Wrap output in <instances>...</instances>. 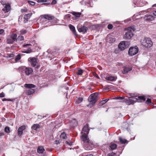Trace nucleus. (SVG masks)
<instances>
[{
  "instance_id": "39",
  "label": "nucleus",
  "mask_w": 156,
  "mask_h": 156,
  "mask_svg": "<svg viewBox=\"0 0 156 156\" xmlns=\"http://www.w3.org/2000/svg\"><path fill=\"white\" fill-rule=\"evenodd\" d=\"M138 98L144 101L146 100V98L144 96H139L138 97Z\"/></svg>"
},
{
  "instance_id": "19",
  "label": "nucleus",
  "mask_w": 156,
  "mask_h": 156,
  "mask_svg": "<svg viewBox=\"0 0 156 156\" xmlns=\"http://www.w3.org/2000/svg\"><path fill=\"white\" fill-rule=\"evenodd\" d=\"M131 70V68L130 67H125L122 71V73L124 74H126Z\"/></svg>"
},
{
  "instance_id": "18",
  "label": "nucleus",
  "mask_w": 156,
  "mask_h": 156,
  "mask_svg": "<svg viewBox=\"0 0 156 156\" xmlns=\"http://www.w3.org/2000/svg\"><path fill=\"white\" fill-rule=\"evenodd\" d=\"M132 100L131 98V97L128 98H126L123 101V102H125L127 105H129L131 104H133V103L132 101H130Z\"/></svg>"
},
{
  "instance_id": "54",
  "label": "nucleus",
  "mask_w": 156,
  "mask_h": 156,
  "mask_svg": "<svg viewBox=\"0 0 156 156\" xmlns=\"http://www.w3.org/2000/svg\"><path fill=\"white\" fill-rule=\"evenodd\" d=\"M115 99H119V97H116Z\"/></svg>"
},
{
  "instance_id": "20",
  "label": "nucleus",
  "mask_w": 156,
  "mask_h": 156,
  "mask_svg": "<svg viewBox=\"0 0 156 156\" xmlns=\"http://www.w3.org/2000/svg\"><path fill=\"white\" fill-rule=\"evenodd\" d=\"M10 9V5L9 4L5 5L4 8L2 9V10L5 13L8 12Z\"/></svg>"
},
{
  "instance_id": "10",
  "label": "nucleus",
  "mask_w": 156,
  "mask_h": 156,
  "mask_svg": "<svg viewBox=\"0 0 156 156\" xmlns=\"http://www.w3.org/2000/svg\"><path fill=\"white\" fill-rule=\"evenodd\" d=\"M89 129L88 125L86 124L83 128L81 131V135H88L89 133Z\"/></svg>"
},
{
  "instance_id": "28",
  "label": "nucleus",
  "mask_w": 156,
  "mask_h": 156,
  "mask_svg": "<svg viewBox=\"0 0 156 156\" xmlns=\"http://www.w3.org/2000/svg\"><path fill=\"white\" fill-rule=\"evenodd\" d=\"M69 28L73 32L74 34L76 33V30L75 29V27L72 25L70 24L69 25Z\"/></svg>"
},
{
  "instance_id": "1",
  "label": "nucleus",
  "mask_w": 156,
  "mask_h": 156,
  "mask_svg": "<svg viewBox=\"0 0 156 156\" xmlns=\"http://www.w3.org/2000/svg\"><path fill=\"white\" fill-rule=\"evenodd\" d=\"M17 35L15 33L9 35L6 39V42L8 44H12L15 41H16L17 39Z\"/></svg>"
},
{
  "instance_id": "56",
  "label": "nucleus",
  "mask_w": 156,
  "mask_h": 156,
  "mask_svg": "<svg viewBox=\"0 0 156 156\" xmlns=\"http://www.w3.org/2000/svg\"><path fill=\"white\" fill-rule=\"evenodd\" d=\"M96 77L97 78H99V76H98V75H97V76H96Z\"/></svg>"
},
{
  "instance_id": "51",
  "label": "nucleus",
  "mask_w": 156,
  "mask_h": 156,
  "mask_svg": "<svg viewBox=\"0 0 156 156\" xmlns=\"http://www.w3.org/2000/svg\"><path fill=\"white\" fill-rule=\"evenodd\" d=\"M153 14L156 16V10L153 12Z\"/></svg>"
},
{
  "instance_id": "49",
  "label": "nucleus",
  "mask_w": 156,
  "mask_h": 156,
  "mask_svg": "<svg viewBox=\"0 0 156 156\" xmlns=\"http://www.w3.org/2000/svg\"><path fill=\"white\" fill-rule=\"evenodd\" d=\"M4 31L3 29H0V34H2L4 33Z\"/></svg>"
},
{
  "instance_id": "29",
  "label": "nucleus",
  "mask_w": 156,
  "mask_h": 156,
  "mask_svg": "<svg viewBox=\"0 0 156 156\" xmlns=\"http://www.w3.org/2000/svg\"><path fill=\"white\" fill-rule=\"evenodd\" d=\"M60 137L61 139H65L67 138V136H66V134L64 132H63L61 133L60 136Z\"/></svg>"
},
{
  "instance_id": "9",
  "label": "nucleus",
  "mask_w": 156,
  "mask_h": 156,
  "mask_svg": "<svg viewBox=\"0 0 156 156\" xmlns=\"http://www.w3.org/2000/svg\"><path fill=\"white\" fill-rule=\"evenodd\" d=\"M129 43L125 41H121L119 44L118 47L121 50H123L129 46Z\"/></svg>"
},
{
  "instance_id": "30",
  "label": "nucleus",
  "mask_w": 156,
  "mask_h": 156,
  "mask_svg": "<svg viewBox=\"0 0 156 156\" xmlns=\"http://www.w3.org/2000/svg\"><path fill=\"white\" fill-rule=\"evenodd\" d=\"M73 15L75 16L76 17H80V15H81V13L79 12H73Z\"/></svg>"
},
{
  "instance_id": "11",
  "label": "nucleus",
  "mask_w": 156,
  "mask_h": 156,
  "mask_svg": "<svg viewBox=\"0 0 156 156\" xmlns=\"http://www.w3.org/2000/svg\"><path fill=\"white\" fill-rule=\"evenodd\" d=\"M94 147V144L91 141H90L89 142L85 144L84 148L85 150H89L92 149Z\"/></svg>"
},
{
  "instance_id": "32",
  "label": "nucleus",
  "mask_w": 156,
  "mask_h": 156,
  "mask_svg": "<svg viewBox=\"0 0 156 156\" xmlns=\"http://www.w3.org/2000/svg\"><path fill=\"white\" fill-rule=\"evenodd\" d=\"M21 55L20 54H19L15 58V61L17 62L18 61L21 59Z\"/></svg>"
},
{
  "instance_id": "3",
  "label": "nucleus",
  "mask_w": 156,
  "mask_h": 156,
  "mask_svg": "<svg viewBox=\"0 0 156 156\" xmlns=\"http://www.w3.org/2000/svg\"><path fill=\"white\" fill-rule=\"evenodd\" d=\"M141 42L142 45L146 48H150L153 45V43L149 38H144L141 40Z\"/></svg>"
},
{
  "instance_id": "44",
  "label": "nucleus",
  "mask_w": 156,
  "mask_h": 156,
  "mask_svg": "<svg viewBox=\"0 0 156 156\" xmlns=\"http://www.w3.org/2000/svg\"><path fill=\"white\" fill-rule=\"evenodd\" d=\"M113 27V26L112 24H109L108 26V28L109 29H111Z\"/></svg>"
},
{
  "instance_id": "16",
  "label": "nucleus",
  "mask_w": 156,
  "mask_h": 156,
  "mask_svg": "<svg viewBox=\"0 0 156 156\" xmlns=\"http://www.w3.org/2000/svg\"><path fill=\"white\" fill-rule=\"evenodd\" d=\"M144 19L146 21H150L154 20V17L152 15H145L144 17Z\"/></svg>"
},
{
  "instance_id": "57",
  "label": "nucleus",
  "mask_w": 156,
  "mask_h": 156,
  "mask_svg": "<svg viewBox=\"0 0 156 156\" xmlns=\"http://www.w3.org/2000/svg\"><path fill=\"white\" fill-rule=\"evenodd\" d=\"M155 91L156 92V87L155 88Z\"/></svg>"
},
{
  "instance_id": "45",
  "label": "nucleus",
  "mask_w": 156,
  "mask_h": 156,
  "mask_svg": "<svg viewBox=\"0 0 156 156\" xmlns=\"http://www.w3.org/2000/svg\"><path fill=\"white\" fill-rule=\"evenodd\" d=\"M47 2V0H38L37 2L38 3L45 2Z\"/></svg>"
},
{
  "instance_id": "53",
  "label": "nucleus",
  "mask_w": 156,
  "mask_h": 156,
  "mask_svg": "<svg viewBox=\"0 0 156 156\" xmlns=\"http://www.w3.org/2000/svg\"><path fill=\"white\" fill-rule=\"evenodd\" d=\"M4 133H0V135L1 136H3L4 135Z\"/></svg>"
},
{
  "instance_id": "14",
  "label": "nucleus",
  "mask_w": 156,
  "mask_h": 156,
  "mask_svg": "<svg viewBox=\"0 0 156 156\" xmlns=\"http://www.w3.org/2000/svg\"><path fill=\"white\" fill-rule=\"evenodd\" d=\"M87 135H81V139L85 144L89 142L90 141Z\"/></svg>"
},
{
  "instance_id": "41",
  "label": "nucleus",
  "mask_w": 156,
  "mask_h": 156,
  "mask_svg": "<svg viewBox=\"0 0 156 156\" xmlns=\"http://www.w3.org/2000/svg\"><path fill=\"white\" fill-rule=\"evenodd\" d=\"M28 3L29 4L31 5H35V2L32 1H28Z\"/></svg>"
},
{
  "instance_id": "23",
  "label": "nucleus",
  "mask_w": 156,
  "mask_h": 156,
  "mask_svg": "<svg viewBox=\"0 0 156 156\" xmlns=\"http://www.w3.org/2000/svg\"><path fill=\"white\" fill-rule=\"evenodd\" d=\"M117 79V78L116 76H107L106 78V79L107 80L110 81H115Z\"/></svg>"
},
{
  "instance_id": "17",
  "label": "nucleus",
  "mask_w": 156,
  "mask_h": 156,
  "mask_svg": "<svg viewBox=\"0 0 156 156\" xmlns=\"http://www.w3.org/2000/svg\"><path fill=\"white\" fill-rule=\"evenodd\" d=\"M77 28L79 32H82L84 33L87 32L88 30V28L84 26H83L80 28H78L77 27Z\"/></svg>"
},
{
  "instance_id": "37",
  "label": "nucleus",
  "mask_w": 156,
  "mask_h": 156,
  "mask_svg": "<svg viewBox=\"0 0 156 156\" xmlns=\"http://www.w3.org/2000/svg\"><path fill=\"white\" fill-rule=\"evenodd\" d=\"M116 154L113 152L109 153L107 154V156H115Z\"/></svg>"
},
{
  "instance_id": "27",
  "label": "nucleus",
  "mask_w": 156,
  "mask_h": 156,
  "mask_svg": "<svg viewBox=\"0 0 156 156\" xmlns=\"http://www.w3.org/2000/svg\"><path fill=\"white\" fill-rule=\"evenodd\" d=\"M24 37L23 36L20 35L18 37H17V39H16V41H23L24 40Z\"/></svg>"
},
{
  "instance_id": "42",
  "label": "nucleus",
  "mask_w": 156,
  "mask_h": 156,
  "mask_svg": "<svg viewBox=\"0 0 156 156\" xmlns=\"http://www.w3.org/2000/svg\"><path fill=\"white\" fill-rule=\"evenodd\" d=\"M115 39L114 38H110L109 40V42L110 43L114 42L115 41Z\"/></svg>"
},
{
  "instance_id": "13",
  "label": "nucleus",
  "mask_w": 156,
  "mask_h": 156,
  "mask_svg": "<svg viewBox=\"0 0 156 156\" xmlns=\"http://www.w3.org/2000/svg\"><path fill=\"white\" fill-rule=\"evenodd\" d=\"M54 18V16L50 15H45L41 19V21H43L45 20H50L53 19Z\"/></svg>"
},
{
  "instance_id": "55",
  "label": "nucleus",
  "mask_w": 156,
  "mask_h": 156,
  "mask_svg": "<svg viewBox=\"0 0 156 156\" xmlns=\"http://www.w3.org/2000/svg\"><path fill=\"white\" fill-rule=\"evenodd\" d=\"M77 124V122H76V123H75V126H76Z\"/></svg>"
},
{
  "instance_id": "38",
  "label": "nucleus",
  "mask_w": 156,
  "mask_h": 156,
  "mask_svg": "<svg viewBox=\"0 0 156 156\" xmlns=\"http://www.w3.org/2000/svg\"><path fill=\"white\" fill-rule=\"evenodd\" d=\"M20 33L21 34H23L27 33V31L25 30H22L20 31Z\"/></svg>"
},
{
  "instance_id": "50",
  "label": "nucleus",
  "mask_w": 156,
  "mask_h": 156,
  "mask_svg": "<svg viewBox=\"0 0 156 156\" xmlns=\"http://www.w3.org/2000/svg\"><path fill=\"white\" fill-rule=\"evenodd\" d=\"M55 144H59V142L57 140H56L55 141Z\"/></svg>"
},
{
  "instance_id": "48",
  "label": "nucleus",
  "mask_w": 156,
  "mask_h": 156,
  "mask_svg": "<svg viewBox=\"0 0 156 156\" xmlns=\"http://www.w3.org/2000/svg\"><path fill=\"white\" fill-rule=\"evenodd\" d=\"M119 99L120 100H123V102L124 100L125 99H126V98H125L124 97H119Z\"/></svg>"
},
{
  "instance_id": "34",
  "label": "nucleus",
  "mask_w": 156,
  "mask_h": 156,
  "mask_svg": "<svg viewBox=\"0 0 156 156\" xmlns=\"http://www.w3.org/2000/svg\"><path fill=\"white\" fill-rule=\"evenodd\" d=\"M83 73V70L82 69H79L76 72V74L79 75H81Z\"/></svg>"
},
{
  "instance_id": "8",
  "label": "nucleus",
  "mask_w": 156,
  "mask_h": 156,
  "mask_svg": "<svg viewBox=\"0 0 156 156\" xmlns=\"http://www.w3.org/2000/svg\"><path fill=\"white\" fill-rule=\"evenodd\" d=\"M138 52V48L136 46L130 48L129 50L128 53L129 55L132 56L137 54Z\"/></svg>"
},
{
  "instance_id": "25",
  "label": "nucleus",
  "mask_w": 156,
  "mask_h": 156,
  "mask_svg": "<svg viewBox=\"0 0 156 156\" xmlns=\"http://www.w3.org/2000/svg\"><path fill=\"white\" fill-rule=\"evenodd\" d=\"M44 151V149L43 147L41 146H39L37 149V152L39 153H42Z\"/></svg>"
},
{
  "instance_id": "35",
  "label": "nucleus",
  "mask_w": 156,
  "mask_h": 156,
  "mask_svg": "<svg viewBox=\"0 0 156 156\" xmlns=\"http://www.w3.org/2000/svg\"><path fill=\"white\" fill-rule=\"evenodd\" d=\"M109 99H106L104 100H103L101 101L100 102V104H101L102 105H103L106 102H107L108 100Z\"/></svg>"
},
{
  "instance_id": "6",
  "label": "nucleus",
  "mask_w": 156,
  "mask_h": 156,
  "mask_svg": "<svg viewBox=\"0 0 156 156\" xmlns=\"http://www.w3.org/2000/svg\"><path fill=\"white\" fill-rule=\"evenodd\" d=\"M20 69L23 73H24L26 75L28 76L31 74L33 72L32 68L30 67H25L20 68Z\"/></svg>"
},
{
  "instance_id": "47",
  "label": "nucleus",
  "mask_w": 156,
  "mask_h": 156,
  "mask_svg": "<svg viewBox=\"0 0 156 156\" xmlns=\"http://www.w3.org/2000/svg\"><path fill=\"white\" fill-rule=\"evenodd\" d=\"M4 97L5 94L3 92L0 94V97Z\"/></svg>"
},
{
  "instance_id": "31",
  "label": "nucleus",
  "mask_w": 156,
  "mask_h": 156,
  "mask_svg": "<svg viewBox=\"0 0 156 156\" xmlns=\"http://www.w3.org/2000/svg\"><path fill=\"white\" fill-rule=\"evenodd\" d=\"M131 98L132 99V100H131L130 101H132L133 104H134V102H136V101H137L138 102H139L138 101V100H139L137 98L131 97Z\"/></svg>"
},
{
  "instance_id": "2",
  "label": "nucleus",
  "mask_w": 156,
  "mask_h": 156,
  "mask_svg": "<svg viewBox=\"0 0 156 156\" xmlns=\"http://www.w3.org/2000/svg\"><path fill=\"white\" fill-rule=\"evenodd\" d=\"M24 86L27 88L25 91L27 94L30 95L34 92V90L32 88H34L35 87V86L34 85L31 84H25Z\"/></svg>"
},
{
  "instance_id": "58",
  "label": "nucleus",
  "mask_w": 156,
  "mask_h": 156,
  "mask_svg": "<svg viewBox=\"0 0 156 156\" xmlns=\"http://www.w3.org/2000/svg\"><path fill=\"white\" fill-rule=\"evenodd\" d=\"M108 89V88H106V90H107Z\"/></svg>"
},
{
  "instance_id": "46",
  "label": "nucleus",
  "mask_w": 156,
  "mask_h": 156,
  "mask_svg": "<svg viewBox=\"0 0 156 156\" xmlns=\"http://www.w3.org/2000/svg\"><path fill=\"white\" fill-rule=\"evenodd\" d=\"M57 2L55 0H53L51 2V4L54 5L56 4Z\"/></svg>"
},
{
  "instance_id": "12",
  "label": "nucleus",
  "mask_w": 156,
  "mask_h": 156,
  "mask_svg": "<svg viewBox=\"0 0 156 156\" xmlns=\"http://www.w3.org/2000/svg\"><path fill=\"white\" fill-rule=\"evenodd\" d=\"M23 47L24 48L27 47V48L28 50L27 51H25L22 52L27 53H29L32 52V50H31V47L32 46V45L30 44H24L23 45Z\"/></svg>"
},
{
  "instance_id": "36",
  "label": "nucleus",
  "mask_w": 156,
  "mask_h": 156,
  "mask_svg": "<svg viewBox=\"0 0 156 156\" xmlns=\"http://www.w3.org/2000/svg\"><path fill=\"white\" fill-rule=\"evenodd\" d=\"M119 140L122 143V144H125L126 142V140L125 139H123L121 138V137L119 138Z\"/></svg>"
},
{
  "instance_id": "21",
  "label": "nucleus",
  "mask_w": 156,
  "mask_h": 156,
  "mask_svg": "<svg viewBox=\"0 0 156 156\" xmlns=\"http://www.w3.org/2000/svg\"><path fill=\"white\" fill-rule=\"evenodd\" d=\"M32 14V13H28L24 15L23 18L24 19L23 21L24 23H26L27 22L28 20L30 19Z\"/></svg>"
},
{
  "instance_id": "24",
  "label": "nucleus",
  "mask_w": 156,
  "mask_h": 156,
  "mask_svg": "<svg viewBox=\"0 0 156 156\" xmlns=\"http://www.w3.org/2000/svg\"><path fill=\"white\" fill-rule=\"evenodd\" d=\"M32 129L37 131L40 128V126L38 124H34L31 127Z\"/></svg>"
},
{
  "instance_id": "4",
  "label": "nucleus",
  "mask_w": 156,
  "mask_h": 156,
  "mask_svg": "<svg viewBox=\"0 0 156 156\" xmlns=\"http://www.w3.org/2000/svg\"><path fill=\"white\" fill-rule=\"evenodd\" d=\"M29 60L30 62L31 66L36 69H38L40 67L39 64L38 60L35 57L30 58H29Z\"/></svg>"
},
{
  "instance_id": "33",
  "label": "nucleus",
  "mask_w": 156,
  "mask_h": 156,
  "mask_svg": "<svg viewBox=\"0 0 156 156\" xmlns=\"http://www.w3.org/2000/svg\"><path fill=\"white\" fill-rule=\"evenodd\" d=\"M5 132L7 133H9L10 132V128L8 126H6L5 128Z\"/></svg>"
},
{
  "instance_id": "22",
  "label": "nucleus",
  "mask_w": 156,
  "mask_h": 156,
  "mask_svg": "<svg viewBox=\"0 0 156 156\" xmlns=\"http://www.w3.org/2000/svg\"><path fill=\"white\" fill-rule=\"evenodd\" d=\"M110 147L109 149L113 151L117 147V145L113 143H111L109 145Z\"/></svg>"
},
{
  "instance_id": "26",
  "label": "nucleus",
  "mask_w": 156,
  "mask_h": 156,
  "mask_svg": "<svg viewBox=\"0 0 156 156\" xmlns=\"http://www.w3.org/2000/svg\"><path fill=\"white\" fill-rule=\"evenodd\" d=\"M83 98H79L75 100V103L76 104L80 103L83 100Z\"/></svg>"
},
{
  "instance_id": "15",
  "label": "nucleus",
  "mask_w": 156,
  "mask_h": 156,
  "mask_svg": "<svg viewBox=\"0 0 156 156\" xmlns=\"http://www.w3.org/2000/svg\"><path fill=\"white\" fill-rule=\"evenodd\" d=\"M26 129L25 126H22L20 127L18 130V133L19 136H21L23 133V131Z\"/></svg>"
},
{
  "instance_id": "52",
  "label": "nucleus",
  "mask_w": 156,
  "mask_h": 156,
  "mask_svg": "<svg viewBox=\"0 0 156 156\" xmlns=\"http://www.w3.org/2000/svg\"><path fill=\"white\" fill-rule=\"evenodd\" d=\"M66 143L67 144L69 145H72V143H71V144H70L68 142V141H66Z\"/></svg>"
},
{
  "instance_id": "40",
  "label": "nucleus",
  "mask_w": 156,
  "mask_h": 156,
  "mask_svg": "<svg viewBox=\"0 0 156 156\" xmlns=\"http://www.w3.org/2000/svg\"><path fill=\"white\" fill-rule=\"evenodd\" d=\"M2 101H13V100L12 99H6L5 98H4L2 99Z\"/></svg>"
},
{
  "instance_id": "5",
  "label": "nucleus",
  "mask_w": 156,
  "mask_h": 156,
  "mask_svg": "<svg viewBox=\"0 0 156 156\" xmlns=\"http://www.w3.org/2000/svg\"><path fill=\"white\" fill-rule=\"evenodd\" d=\"M98 96V94L97 93L92 94L89 97L88 100L92 105H93L97 101Z\"/></svg>"
},
{
  "instance_id": "7",
  "label": "nucleus",
  "mask_w": 156,
  "mask_h": 156,
  "mask_svg": "<svg viewBox=\"0 0 156 156\" xmlns=\"http://www.w3.org/2000/svg\"><path fill=\"white\" fill-rule=\"evenodd\" d=\"M134 31V30L131 27H129L128 29V31L126 32L125 34L124 38V39H129L133 36V34L132 31Z\"/></svg>"
},
{
  "instance_id": "43",
  "label": "nucleus",
  "mask_w": 156,
  "mask_h": 156,
  "mask_svg": "<svg viewBox=\"0 0 156 156\" xmlns=\"http://www.w3.org/2000/svg\"><path fill=\"white\" fill-rule=\"evenodd\" d=\"M146 102L148 104H151L152 103L151 99L150 98H147L146 101Z\"/></svg>"
}]
</instances>
